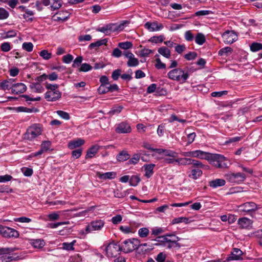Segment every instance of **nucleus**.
Masks as SVG:
<instances>
[{
	"label": "nucleus",
	"mask_w": 262,
	"mask_h": 262,
	"mask_svg": "<svg viewBox=\"0 0 262 262\" xmlns=\"http://www.w3.org/2000/svg\"><path fill=\"white\" fill-rule=\"evenodd\" d=\"M46 88L48 90L45 94V98L48 101L54 102L59 100L61 97V92L58 90L59 85L57 84H51L48 82L45 83Z\"/></svg>",
	"instance_id": "nucleus-1"
},
{
	"label": "nucleus",
	"mask_w": 262,
	"mask_h": 262,
	"mask_svg": "<svg viewBox=\"0 0 262 262\" xmlns=\"http://www.w3.org/2000/svg\"><path fill=\"white\" fill-rule=\"evenodd\" d=\"M168 77L173 80L185 82L189 77L187 72L180 68H177L170 71L168 73Z\"/></svg>",
	"instance_id": "nucleus-2"
},
{
	"label": "nucleus",
	"mask_w": 262,
	"mask_h": 262,
	"mask_svg": "<svg viewBox=\"0 0 262 262\" xmlns=\"http://www.w3.org/2000/svg\"><path fill=\"white\" fill-rule=\"evenodd\" d=\"M140 241L137 238L128 239L124 241L120 245L121 251L129 253L139 248Z\"/></svg>",
	"instance_id": "nucleus-3"
},
{
	"label": "nucleus",
	"mask_w": 262,
	"mask_h": 262,
	"mask_svg": "<svg viewBox=\"0 0 262 262\" xmlns=\"http://www.w3.org/2000/svg\"><path fill=\"white\" fill-rule=\"evenodd\" d=\"M42 131L40 124H34L27 129L25 134V139L31 141L41 135Z\"/></svg>",
	"instance_id": "nucleus-4"
},
{
	"label": "nucleus",
	"mask_w": 262,
	"mask_h": 262,
	"mask_svg": "<svg viewBox=\"0 0 262 262\" xmlns=\"http://www.w3.org/2000/svg\"><path fill=\"white\" fill-rule=\"evenodd\" d=\"M226 160L225 157L223 155L210 153L208 161L216 167L224 168L227 167Z\"/></svg>",
	"instance_id": "nucleus-5"
},
{
	"label": "nucleus",
	"mask_w": 262,
	"mask_h": 262,
	"mask_svg": "<svg viewBox=\"0 0 262 262\" xmlns=\"http://www.w3.org/2000/svg\"><path fill=\"white\" fill-rule=\"evenodd\" d=\"M258 209L257 205L253 202H247L237 206V210L243 215L250 214Z\"/></svg>",
	"instance_id": "nucleus-6"
},
{
	"label": "nucleus",
	"mask_w": 262,
	"mask_h": 262,
	"mask_svg": "<svg viewBox=\"0 0 262 262\" xmlns=\"http://www.w3.org/2000/svg\"><path fill=\"white\" fill-rule=\"evenodd\" d=\"M0 234L5 238H18L19 233L16 230L0 224Z\"/></svg>",
	"instance_id": "nucleus-7"
},
{
	"label": "nucleus",
	"mask_w": 262,
	"mask_h": 262,
	"mask_svg": "<svg viewBox=\"0 0 262 262\" xmlns=\"http://www.w3.org/2000/svg\"><path fill=\"white\" fill-rule=\"evenodd\" d=\"M121 251L120 245L114 242L110 243L105 248L106 254L108 257H116Z\"/></svg>",
	"instance_id": "nucleus-8"
},
{
	"label": "nucleus",
	"mask_w": 262,
	"mask_h": 262,
	"mask_svg": "<svg viewBox=\"0 0 262 262\" xmlns=\"http://www.w3.org/2000/svg\"><path fill=\"white\" fill-rule=\"evenodd\" d=\"M104 221L102 220L93 221L85 227L86 233L92 232L94 231H99L104 227Z\"/></svg>",
	"instance_id": "nucleus-9"
},
{
	"label": "nucleus",
	"mask_w": 262,
	"mask_h": 262,
	"mask_svg": "<svg viewBox=\"0 0 262 262\" xmlns=\"http://www.w3.org/2000/svg\"><path fill=\"white\" fill-rule=\"evenodd\" d=\"M227 180L231 183L239 184L246 179L244 173L241 172L230 173L226 175Z\"/></svg>",
	"instance_id": "nucleus-10"
},
{
	"label": "nucleus",
	"mask_w": 262,
	"mask_h": 262,
	"mask_svg": "<svg viewBox=\"0 0 262 262\" xmlns=\"http://www.w3.org/2000/svg\"><path fill=\"white\" fill-rule=\"evenodd\" d=\"M222 38L225 43L231 44L237 40V35L234 31L227 30L222 34Z\"/></svg>",
	"instance_id": "nucleus-11"
},
{
	"label": "nucleus",
	"mask_w": 262,
	"mask_h": 262,
	"mask_svg": "<svg viewBox=\"0 0 262 262\" xmlns=\"http://www.w3.org/2000/svg\"><path fill=\"white\" fill-rule=\"evenodd\" d=\"M14 249L11 248H0V262H10L13 259L12 256H7L5 254L14 252Z\"/></svg>",
	"instance_id": "nucleus-12"
},
{
	"label": "nucleus",
	"mask_w": 262,
	"mask_h": 262,
	"mask_svg": "<svg viewBox=\"0 0 262 262\" xmlns=\"http://www.w3.org/2000/svg\"><path fill=\"white\" fill-rule=\"evenodd\" d=\"M119 87L117 84H113L105 85H100L98 89V92L99 94H104L108 92H114L119 91Z\"/></svg>",
	"instance_id": "nucleus-13"
},
{
	"label": "nucleus",
	"mask_w": 262,
	"mask_h": 262,
	"mask_svg": "<svg viewBox=\"0 0 262 262\" xmlns=\"http://www.w3.org/2000/svg\"><path fill=\"white\" fill-rule=\"evenodd\" d=\"M123 55L128 59L127 62L128 67H134L139 64V60L135 57L134 55L129 51H125L123 53Z\"/></svg>",
	"instance_id": "nucleus-14"
},
{
	"label": "nucleus",
	"mask_w": 262,
	"mask_h": 262,
	"mask_svg": "<svg viewBox=\"0 0 262 262\" xmlns=\"http://www.w3.org/2000/svg\"><path fill=\"white\" fill-rule=\"evenodd\" d=\"M115 131L119 134H127L131 132L132 129L128 123L122 122L118 124Z\"/></svg>",
	"instance_id": "nucleus-15"
},
{
	"label": "nucleus",
	"mask_w": 262,
	"mask_h": 262,
	"mask_svg": "<svg viewBox=\"0 0 262 262\" xmlns=\"http://www.w3.org/2000/svg\"><path fill=\"white\" fill-rule=\"evenodd\" d=\"M243 252L238 248H233L231 255L227 257L226 261L243 259Z\"/></svg>",
	"instance_id": "nucleus-16"
},
{
	"label": "nucleus",
	"mask_w": 262,
	"mask_h": 262,
	"mask_svg": "<svg viewBox=\"0 0 262 262\" xmlns=\"http://www.w3.org/2000/svg\"><path fill=\"white\" fill-rule=\"evenodd\" d=\"M27 90L26 85L23 83H14L12 85V93L15 94L24 93Z\"/></svg>",
	"instance_id": "nucleus-17"
},
{
	"label": "nucleus",
	"mask_w": 262,
	"mask_h": 262,
	"mask_svg": "<svg viewBox=\"0 0 262 262\" xmlns=\"http://www.w3.org/2000/svg\"><path fill=\"white\" fill-rule=\"evenodd\" d=\"M144 27L150 32L157 31L163 28L162 24H158L156 21L152 23L147 21L144 25Z\"/></svg>",
	"instance_id": "nucleus-18"
},
{
	"label": "nucleus",
	"mask_w": 262,
	"mask_h": 262,
	"mask_svg": "<svg viewBox=\"0 0 262 262\" xmlns=\"http://www.w3.org/2000/svg\"><path fill=\"white\" fill-rule=\"evenodd\" d=\"M96 175L100 179L106 180L107 179L112 180L115 178L116 177L117 173L116 172L114 171L106 172L105 173L97 172Z\"/></svg>",
	"instance_id": "nucleus-19"
},
{
	"label": "nucleus",
	"mask_w": 262,
	"mask_h": 262,
	"mask_svg": "<svg viewBox=\"0 0 262 262\" xmlns=\"http://www.w3.org/2000/svg\"><path fill=\"white\" fill-rule=\"evenodd\" d=\"M252 221L246 217L240 218L238 220V224L242 229H248L252 225Z\"/></svg>",
	"instance_id": "nucleus-20"
},
{
	"label": "nucleus",
	"mask_w": 262,
	"mask_h": 262,
	"mask_svg": "<svg viewBox=\"0 0 262 262\" xmlns=\"http://www.w3.org/2000/svg\"><path fill=\"white\" fill-rule=\"evenodd\" d=\"M226 181L224 179H216L209 182V186L212 188H216L225 185Z\"/></svg>",
	"instance_id": "nucleus-21"
},
{
	"label": "nucleus",
	"mask_w": 262,
	"mask_h": 262,
	"mask_svg": "<svg viewBox=\"0 0 262 262\" xmlns=\"http://www.w3.org/2000/svg\"><path fill=\"white\" fill-rule=\"evenodd\" d=\"M29 243L35 248L41 249L45 245V242L42 239H30Z\"/></svg>",
	"instance_id": "nucleus-22"
},
{
	"label": "nucleus",
	"mask_w": 262,
	"mask_h": 262,
	"mask_svg": "<svg viewBox=\"0 0 262 262\" xmlns=\"http://www.w3.org/2000/svg\"><path fill=\"white\" fill-rule=\"evenodd\" d=\"M84 143V140L81 138H78L77 140L70 141L68 143V147L71 149H74L76 148L79 147L81 145H83Z\"/></svg>",
	"instance_id": "nucleus-23"
},
{
	"label": "nucleus",
	"mask_w": 262,
	"mask_h": 262,
	"mask_svg": "<svg viewBox=\"0 0 262 262\" xmlns=\"http://www.w3.org/2000/svg\"><path fill=\"white\" fill-rule=\"evenodd\" d=\"M155 167V164H145L143 166L145 170V177L147 178H150L154 174V168Z\"/></svg>",
	"instance_id": "nucleus-24"
},
{
	"label": "nucleus",
	"mask_w": 262,
	"mask_h": 262,
	"mask_svg": "<svg viewBox=\"0 0 262 262\" xmlns=\"http://www.w3.org/2000/svg\"><path fill=\"white\" fill-rule=\"evenodd\" d=\"M29 87L35 93H41L45 90L43 87L39 82L31 83Z\"/></svg>",
	"instance_id": "nucleus-25"
},
{
	"label": "nucleus",
	"mask_w": 262,
	"mask_h": 262,
	"mask_svg": "<svg viewBox=\"0 0 262 262\" xmlns=\"http://www.w3.org/2000/svg\"><path fill=\"white\" fill-rule=\"evenodd\" d=\"M194 158L208 160L210 153L201 150H195Z\"/></svg>",
	"instance_id": "nucleus-26"
},
{
	"label": "nucleus",
	"mask_w": 262,
	"mask_h": 262,
	"mask_svg": "<svg viewBox=\"0 0 262 262\" xmlns=\"http://www.w3.org/2000/svg\"><path fill=\"white\" fill-rule=\"evenodd\" d=\"M99 149V147L98 145H93L88 149L85 158H91L95 155Z\"/></svg>",
	"instance_id": "nucleus-27"
},
{
	"label": "nucleus",
	"mask_w": 262,
	"mask_h": 262,
	"mask_svg": "<svg viewBox=\"0 0 262 262\" xmlns=\"http://www.w3.org/2000/svg\"><path fill=\"white\" fill-rule=\"evenodd\" d=\"M14 80L10 79L9 80H4L0 83V89L3 90L11 89L12 85H13Z\"/></svg>",
	"instance_id": "nucleus-28"
},
{
	"label": "nucleus",
	"mask_w": 262,
	"mask_h": 262,
	"mask_svg": "<svg viewBox=\"0 0 262 262\" xmlns=\"http://www.w3.org/2000/svg\"><path fill=\"white\" fill-rule=\"evenodd\" d=\"M130 155L126 151L123 150L117 155V159L119 162H124L129 159Z\"/></svg>",
	"instance_id": "nucleus-29"
},
{
	"label": "nucleus",
	"mask_w": 262,
	"mask_h": 262,
	"mask_svg": "<svg viewBox=\"0 0 262 262\" xmlns=\"http://www.w3.org/2000/svg\"><path fill=\"white\" fill-rule=\"evenodd\" d=\"M192 222V220L189 218L186 217H179L173 219L171 221V224H176L180 223H184L185 224H189Z\"/></svg>",
	"instance_id": "nucleus-30"
},
{
	"label": "nucleus",
	"mask_w": 262,
	"mask_h": 262,
	"mask_svg": "<svg viewBox=\"0 0 262 262\" xmlns=\"http://www.w3.org/2000/svg\"><path fill=\"white\" fill-rule=\"evenodd\" d=\"M158 53L166 58L170 57V51L166 47H162L158 50Z\"/></svg>",
	"instance_id": "nucleus-31"
},
{
	"label": "nucleus",
	"mask_w": 262,
	"mask_h": 262,
	"mask_svg": "<svg viewBox=\"0 0 262 262\" xmlns=\"http://www.w3.org/2000/svg\"><path fill=\"white\" fill-rule=\"evenodd\" d=\"M202 174L203 172L201 169L193 168L191 171V174L189 175V177L192 178L194 180H196Z\"/></svg>",
	"instance_id": "nucleus-32"
},
{
	"label": "nucleus",
	"mask_w": 262,
	"mask_h": 262,
	"mask_svg": "<svg viewBox=\"0 0 262 262\" xmlns=\"http://www.w3.org/2000/svg\"><path fill=\"white\" fill-rule=\"evenodd\" d=\"M107 42V40L106 38L101 39V40H98L95 42L91 43L89 46V48L90 49H92L95 47H99L101 46L102 45H106Z\"/></svg>",
	"instance_id": "nucleus-33"
},
{
	"label": "nucleus",
	"mask_w": 262,
	"mask_h": 262,
	"mask_svg": "<svg viewBox=\"0 0 262 262\" xmlns=\"http://www.w3.org/2000/svg\"><path fill=\"white\" fill-rule=\"evenodd\" d=\"M195 42L199 45H202L206 41L205 35L202 33H198L194 38Z\"/></svg>",
	"instance_id": "nucleus-34"
},
{
	"label": "nucleus",
	"mask_w": 262,
	"mask_h": 262,
	"mask_svg": "<svg viewBox=\"0 0 262 262\" xmlns=\"http://www.w3.org/2000/svg\"><path fill=\"white\" fill-rule=\"evenodd\" d=\"M192 159L186 158H180L177 159V163L179 165H190Z\"/></svg>",
	"instance_id": "nucleus-35"
},
{
	"label": "nucleus",
	"mask_w": 262,
	"mask_h": 262,
	"mask_svg": "<svg viewBox=\"0 0 262 262\" xmlns=\"http://www.w3.org/2000/svg\"><path fill=\"white\" fill-rule=\"evenodd\" d=\"M141 179L140 177L137 175H133L130 177L129 181V185L135 187L140 182Z\"/></svg>",
	"instance_id": "nucleus-36"
},
{
	"label": "nucleus",
	"mask_w": 262,
	"mask_h": 262,
	"mask_svg": "<svg viewBox=\"0 0 262 262\" xmlns=\"http://www.w3.org/2000/svg\"><path fill=\"white\" fill-rule=\"evenodd\" d=\"M128 24H129L128 21L124 20L119 25H117L116 24L112 25V26H113L112 31H121L124 29L125 25H128Z\"/></svg>",
	"instance_id": "nucleus-37"
},
{
	"label": "nucleus",
	"mask_w": 262,
	"mask_h": 262,
	"mask_svg": "<svg viewBox=\"0 0 262 262\" xmlns=\"http://www.w3.org/2000/svg\"><path fill=\"white\" fill-rule=\"evenodd\" d=\"M233 49L229 47H227L220 49L219 51V55L220 56H228L229 53H231Z\"/></svg>",
	"instance_id": "nucleus-38"
},
{
	"label": "nucleus",
	"mask_w": 262,
	"mask_h": 262,
	"mask_svg": "<svg viewBox=\"0 0 262 262\" xmlns=\"http://www.w3.org/2000/svg\"><path fill=\"white\" fill-rule=\"evenodd\" d=\"M165 39L164 36L163 35H159V36H154L151 37L149 40L148 41L157 43L158 42H162Z\"/></svg>",
	"instance_id": "nucleus-39"
},
{
	"label": "nucleus",
	"mask_w": 262,
	"mask_h": 262,
	"mask_svg": "<svg viewBox=\"0 0 262 262\" xmlns=\"http://www.w3.org/2000/svg\"><path fill=\"white\" fill-rule=\"evenodd\" d=\"M142 153H137L133 155V157L128 162V163L129 164H136L139 161L141 154Z\"/></svg>",
	"instance_id": "nucleus-40"
},
{
	"label": "nucleus",
	"mask_w": 262,
	"mask_h": 262,
	"mask_svg": "<svg viewBox=\"0 0 262 262\" xmlns=\"http://www.w3.org/2000/svg\"><path fill=\"white\" fill-rule=\"evenodd\" d=\"M191 165H192V167H194V168L201 169L205 168L206 167L201 161L192 159L191 160Z\"/></svg>",
	"instance_id": "nucleus-41"
},
{
	"label": "nucleus",
	"mask_w": 262,
	"mask_h": 262,
	"mask_svg": "<svg viewBox=\"0 0 262 262\" xmlns=\"http://www.w3.org/2000/svg\"><path fill=\"white\" fill-rule=\"evenodd\" d=\"M250 50L252 52H257L262 50V43L258 42H253L250 45Z\"/></svg>",
	"instance_id": "nucleus-42"
},
{
	"label": "nucleus",
	"mask_w": 262,
	"mask_h": 262,
	"mask_svg": "<svg viewBox=\"0 0 262 262\" xmlns=\"http://www.w3.org/2000/svg\"><path fill=\"white\" fill-rule=\"evenodd\" d=\"M118 46L122 49L127 50L133 47V44L130 41L121 42L118 43Z\"/></svg>",
	"instance_id": "nucleus-43"
},
{
	"label": "nucleus",
	"mask_w": 262,
	"mask_h": 262,
	"mask_svg": "<svg viewBox=\"0 0 262 262\" xmlns=\"http://www.w3.org/2000/svg\"><path fill=\"white\" fill-rule=\"evenodd\" d=\"M123 107L122 106H118L112 108L111 111H109L108 114L110 116L114 115L120 113L122 110Z\"/></svg>",
	"instance_id": "nucleus-44"
},
{
	"label": "nucleus",
	"mask_w": 262,
	"mask_h": 262,
	"mask_svg": "<svg viewBox=\"0 0 262 262\" xmlns=\"http://www.w3.org/2000/svg\"><path fill=\"white\" fill-rule=\"evenodd\" d=\"M1 49L3 52H8L11 49V43L9 42H5L1 45Z\"/></svg>",
	"instance_id": "nucleus-45"
},
{
	"label": "nucleus",
	"mask_w": 262,
	"mask_h": 262,
	"mask_svg": "<svg viewBox=\"0 0 262 262\" xmlns=\"http://www.w3.org/2000/svg\"><path fill=\"white\" fill-rule=\"evenodd\" d=\"M21 171L26 177H31L33 173L32 168L29 167H23L21 168Z\"/></svg>",
	"instance_id": "nucleus-46"
},
{
	"label": "nucleus",
	"mask_w": 262,
	"mask_h": 262,
	"mask_svg": "<svg viewBox=\"0 0 262 262\" xmlns=\"http://www.w3.org/2000/svg\"><path fill=\"white\" fill-rule=\"evenodd\" d=\"M22 48L26 51L30 52L33 50V45L31 42H25L23 43Z\"/></svg>",
	"instance_id": "nucleus-47"
},
{
	"label": "nucleus",
	"mask_w": 262,
	"mask_h": 262,
	"mask_svg": "<svg viewBox=\"0 0 262 262\" xmlns=\"http://www.w3.org/2000/svg\"><path fill=\"white\" fill-rule=\"evenodd\" d=\"M242 139V137H231L229 138L225 142L224 144L225 145H228L229 144L234 143V142H237L239 141H241Z\"/></svg>",
	"instance_id": "nucleus-48"
},
{
	"label": "nucleus",
	"mask_w": 262,
	"mask_h": 262,
	"mask_svg": "<svg viewBox=\"0 0 262 262\" xmlns=\"http://www.w3.org/2000/svg\"><path fill=\"white\" fill-rule=\"evenodd\" d=\"M171 235H172L171 234H167L165 235L158 236L156 238L154 239V241H156L159 243H165V242H166V241H168V236H171Z\"/></svg>",
	"instance_id": "nucleus-49"
},
{
	"label": "nucleus",
	"mask_w": 262,
	"mask_h": 262,
	"mask_svg": "<svg viewBox=\"0 0 262 262\" xmlns=\"http://www.w3.org/2000/svg\"><path fill=\"white\" fill-rule=\"evenodd\" d=\"M138 234L141 237H146L149 234V230L146 228H140L138 231Z\"/></svg>",
	"instance_id": "nucleus-50"
},
{
	"label": "nucleus",
	"mask_w": 262,
	"mask_h": 262,
	"mask_svg": "<svg viewBox=\"0 0 262 262\" xmlns=\"http://www.w3.org/2000/svg\"><path fill=\"white\" fill-rule=\"evenodd\" d=\"M56 113L59 116L64 120H68L70 119V115L67 112L59 110L56 111Z\"/></svg>",
	"instance_id": "nucleus-51"
},
{
	"label": "nucleus",
	"mask_w": 262,
	"mask_h": 262,
	"mask_svg": "<svg viewBox=\"0 0 262 262\" xmlns=\"http://www.w3.org/2000/svg\"><path fill=\"white\" fill-rule=\"evenodd\" d=\"M9 16L8 11L3 8H0V20L6 19Z\"/></svg>",
	"instance_id": "nucleus-52"
},
{
	"label": "nucleus",
	"mask_w": 262,
	"mask_h": 262,
	"mask_svg": "<svg viewBox=\"0 0 262 262\" xmlns=\"http://www.w3.org/2000/svg\"><path fill=\"white\" fill-rule=\"evenodd\" d=\"M92 69V67L90 64L86 63H82L81 65V67L79 68V71L80 72H86L91 70Z\"/></svg>",
	"instance_id": "nucleus-53"
},
{
	"label": "nucleus",
	"mask_w": 262,
	"mask_h": 262,
	"mask_svg": "<svg viewBox=\"0 0 262 262\" xmlns=\"http://www.w3.org/2000/svg\"><path fill=\"white\" fill-rule=\"evenodd\" d=\"M52 2V4L51 5V8L54 9H58L61 7L62 5V0H51Z\"/></svg>",
	"instance_id": "nucleus-54"
},
{
	"label": "nucleus",
	"mask_w": 262,
	"mask_h": 262,
	"mask_svg": "<svg viewBox=\"0 0 262 262\" xmlns=\"http://www.w3.org/2000/svg\"><path fill=\"white\" fill-rule=\"evenodd\" d=\"M39 55L44 59L48 60L51 58V53H49L47 50H43L39 52Z\"/></svg>",
	"instance_id": "nucleus-55"
},
{
	"label": "nucleus",
	"mask_w": 262,
	"mask_h": 262,
	"mask_svg": "<svg viewBox=\"0 0 262 262\" xmlns=\"http://www.w3.org/2000/svg\"><path fill=\"white\" fill-rule=\"evenodd\" d=\"M197 57V53L195 52H190L184 55V58L187 60L194 59Z\"/></svg>",
	"instance_id": "nucleus-56"
},
{
	"label": "nucleus",
	"mask_w": 262,
	"mask_h": 262,
	"mask_svg": "<svg viewBox=\"0 0 262 262\" xmlns=\"http://www.w3.org/2000/svg\"><path fill=\"white\" fill-rule=\"evenodd\" d=\"M153 51L148 49H143L140 51V56L141 57H147L150 54L153 53Z\"/></svg>",
	"instance_id": "nucleus-57"
},
{
	"label": "nucleus",
	"mask_w": 262,
	"mask_h": 262,
	"mask_svg": "<svg viewBox=\"0 0 262 262\" xmlns=\"http://www.w3.org/2000/svg\"><path fill=\"white\" fill-rule=\"evenodd\" d=\"M112 30H113V26H112V25L110 24V25H107L105 26H104V27H102L101 28H99L97 29V31L102 32V33H107L108 31H112Z\"/></svg>",
	"instance_id": "nucleus-58"
},
{
	"label": "nucleus",
	"mask_w": 262,
	"mask_h": 262,
	"mask_svg": "<svg viewBox=\"0 0 262 262\" xmlns=\"http://www.w3.org/2000/svg\"><path fill=\"white\" fill-rule=\"evenodd\" d=\"M82 149L78 148L75 150H74L72 151V157L74 158L75 159L79 158L81 154H82Z\"/></svg>",
	"instance_id": "nucleus-59"
},
{
	"label": "nucleus",
	"mask_w": 262,
	"mask_h": 262,
	"mask_svg": "<svg viewBox=\"0 0 262 262\" xmlns=\"http://www.w3.org/2000/svg\"><path fill=\"white\" fill-rule=\"evenodd\" d=\"M122 72V70L120 69H116L114 70L112 74V78L114 80H117L118 79L119 76H121V73Z\"/></svg>",
	"instance_id": "nucleus-60"
},
{
	"label": "nucleus",
	"mask_w": 262,
	"mask_h": 262,
	"mask_svg": "<svg viewBox=\"0 0 262 262\" xmlns=\"http://www.w3.org/2000/svg\"><path fill=\"white\" fill-rule=\"evenodd\" d=\"M155 67L157 69H164L166 68V64L161 61L160 59L158 58L156 60Z\"/></svg>",
	"instance_id": "nucleus-61"
},
{
	"label": "nucleus",
	"mask_w": 262,
	"mask_h": 262,
	"mask_svg": "<svg viewBox=\"0 0 262 262\" xmlns=\"http://www.w3.org/2000/svg\"><path fill=\"white\" fill-rule=\"evenodd\" d=\"M163 154L166 156H168L172 158H176L177 157V153L171 150L164 149Z\"/></svg>",
	"instance_id": "nucleus-62"
},
{
	"label": "nucleus",
	"mask_w": 262,
	"mask_h": 262,
	"mask_svg": "<svg viewBox=\"0 0 262 262\" xmlns=\"http://www.w3.org/2000/svg\"><path fill=\"white\" fill-rule=\"evenodd\" d=\"M184 37L185 39L188 41H191L194 39V35L190 30L185 32Z\"/></svg>",
	"instance_id": "nucleus-63"
},
{
	"label": "nucleus",
	"mask_w": 262,
	"mask_h": 262,
	"mask_svg": "<svg viewBox=\"0 0 262 262\" xmlns=\"http://www.w3.org/2000/svg\"><path fill=\"white\" fill-rule=\"evenodd\" d=\"M166 258V255L163 252L159 253L157 257L155 258V259L157 262H164Z\"/></svg>",
	"instance_id": "nucleus-64"
}]
</instances>
